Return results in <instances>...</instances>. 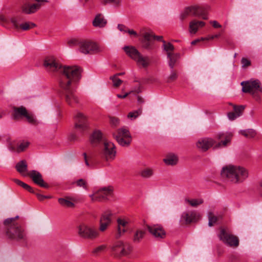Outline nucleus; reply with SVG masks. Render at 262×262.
<instances>
[{"label": "nucleus", "mask_w": 262, "mask_h": 262, "mask_svg": "<svg viewBox=\"0 0 262 262\" xmlns=\"http://www.w3.org/2000/svg\"><path fill=\"white\" fill-rule=\"evenodd\" d=\"M148 231L155 238H164L166 236V232L163 227L160 225H146Z\"/></svg>", "instance_id": "15"}, {"label": "nucleus", "mask_w": 262, "mask_h": 262, "mask_svg": "<svg viewBox=\"0 0 262 262\" xmlns=\"http://www.w3.org/2000/svg\"><path fill=\"white\" fill-rule=\"evenodd\" d=\"M40 8V4H28L26 3L21 7V11L27 14L35 13Z\"/></svg>", "instance_id": "24"}, {"label": "nucleus", "mask_w": 262, "mask_h": 262, "mask_svg": "<svg viewBox=\"0 0 262 262\" xmlns=\"http://www.w3.org/2000/svg\"><path fill=\"white\" fill-rule=\"evenodd\" d=\"M110 119V122L112 125L117 126L119 124L120 120L118 118L115 117H111Z\"/></svg>", "instance_id": "53"}, {"label": "nucleus", "mask_w": 262, "mask_h": 262, "mask_svg": "<svg viewBox=\"0 0 262 262\" xmlns=\"http://www.w3.org/2000/svg\"><path fill=\"white\" fill-rule=\"evenodd\" d=\"M127 32L130 35H134L135 36L137 35V33L133 30L128 29Z\"/></svg>", "instance_id": "64"}, {"label": "nucleus", "mask_w": 262, "mask_h": 262, "mask_svg": "<svg viewBox=\"0 0 262 262\" xmlns=\"http://www.w3.org/2000/svg\"><path fill=\"white\" fill-rule=\"evenodd\" d=\"M107 23V20L101 13H99L96 15L92 21V25L94 27L99 28L105 27Z\"/></svg>", "instance_id": "25"}, {"label": "nucleus", "mask_w": 262, "mask_h": 262, "mask_svg": "<svg viewBox=\"0 0 262 262\" xmlns=\"http://www.w3.org/2000/svg\"><path fill=\"white\" fill-rule=\"evenodd\" d=\"M75 127L80 132H83L88 128V120L86 116L81 113L78 112L74 117Z\"/></svg>", "instance_id": "13"}, {"label": "nucleus", "mask_w": 262, "mask_h": 262, "mask_svg": "<svg viewBox=\"0 0 262 262\" xmlns=\"http://www.w3.org/2000/svg\"><path fill=\"white\" fill-rule=\"evenodd\" d=\"M75 183L77 186L82 187L84 189H87V182L85 180L80 179Z\"/></svg>", "instance_id": "49"}, {"label": "nucleus", "mask_w": 262, "mask_h": 262, "mask_svg": "<svg viewBox=\"0 0 262 262\" xmlns=\"http://www.w3.org/2000/svg\"><path fill=\"white\" fill-rule=\"evenodd\" d=\"M118 29L120 31L124 32H127V31L128 30L127 28L125 26L122 24H119L118 25Z\"/></svg>", "instance_id": "57"}, {"label": "nucleus", "mask_w": 262, "mask_h": 262, "mask_svg": "<svg viewBox=\"0 0 262 262\" xmlns=\"http://www.w3.org/2000/svg\"><path fill=\"white\" fill-rule=\"evenodd\" d=\"M163 161L167 165H175L178 162V157L175 154L170 153L166 156Z\"/></svg>", "instance_id": "31"}, {"label": "nucleus", "mask_w": 262, "mask_h": 262, "mask_svg": "<svg viewBox=\"0 0 262 262\" xmlns=\"http://www.w3.org/2000/svg\"><path fill=\"white\" fill-rule=\"evenodd\" d=\"M178 75L176 72L171 71L170 75L168 77L167 81V82H171L176 80L177 79Z\"/></svg>", "instance_id": "52"}, {"label": "nucleus", "mask_w": 262, "mask_h": 262, "mask_svg": "<svg viewBox=\"0 0 262 262\" xmlns=\"http://www.w3.org/2000/svg\"><path fill=\"white\" fill-rule=\"evenodd\" d=\"M80 41H78L77 39H73L69 40L68 41V44L69 46H71L73 45H78L79 46V42Z\"/></svg>", "instance_id": "58"}, {"label": "nucleus", "mask_w": 262, "mask_h": 262, "mask_svg": "<svg viewBox=\"0 0 262 262\" xmlns=\"http://www.w3.org/2000/svg\"><path fill=\"white\" fill-rule=\"evenodd\" d=\"M185 202L186 203H188L190 205H191L192 207H197L198 206L202 204L204 201L202 199H185Z\"/></svg>", "instance_id": "42"}, {"label": "nucleus", "mask_w": 262, "mask_h": 262, "mask_svg": "<svg viewBox=\"0 0 262 262\" xmlns=\"http://www.w3.org/2000/svg\"><path fill=\"white\" fill-rule=\"evenodd\" d=\"M142 109L139 108L138 110L129 113L127 117L131 120H134L142 114Z\"/></svg>", "instance_id": "45"}, {"label": "nucleus", "mask_w": 262, "mask_h": 262, "mask_svg": "<svg viewBox=\"0 0 262 262\" xmlns=\"http://www.w3.org/2000/svg\"><path fill=\"white\" fill-rule=\"evenodd\" d=\"M210 23L214 28H220L222 27V26L216 20L211 21H210Z\"/></svg>", "instance_id": "59"}, {"label": "nucleus", "mask_w": 262, "mask_h": 262, "mask_svg": "<svg viewBox=\"0 0 262 262\" xmlns=\"http://www.w3.org/2000/svg\"><path fill=\"white\" fill-rule=\"evenodd\" d=\"M215 143V141L210 138H201L196 142L197 147L203 151H207Z\"/></svg>", "instance_id": "20"}, {"label": "nucleus", "mask_w": 262, "mask_h": 262, "mask_svg": "<svg viewBox=\"0 0 262 262\" xmlns=\"http://www.w3.org/2000/svg\"><path fill=\"white\" fill-rule=\"evenodd\" d=\"M27 176L30 177L36 184L45 188H49V185L44 182L42 175L39 172L33 170L28 172Z\"/></svg>", "instance_id": "17"}, {"label": "nucleus", "mask_w": 262, "mask_h": 262, "mask_svg": "<svg viewBox=\"0 0 262 262\" xmlns=\"http://www.w3.org/2000/svg\"><path fill=\"white\" fill-rule=\"evenodd\" d=\"M239 117V115H236L234 112H229L228 114V117L230 120H234L236 118Z\"/></svg>", "instance_id": "55"}, {"label": "nucleus", "mask_w": 262, "mask_h": 262, "mask_svg": "<svg viewBox=\"0 0 262 262\" xmlns=\"http://www.w3.org/2000/svg\"><path fill=\"white\" fill-rule=\"evenodd\" d=\"M200 217L199 214L195 211L185 212L182 214V219L183 220L186 224H190L195 222Z\"/></svg>", "instance_id": "23"}, {"label": "nucleus", "mask_w": 262, "mask_h": 262, "mask_svg": "<svg viewBox=\"0 0 262 262\" xmlns=\"http://www.w3.org/2000/svg\"><path fill=\"white\" fill-rule=\"evenodd\" d=\"M153 33L152 32H145L143 34L142 40V47L144 49L150 50L152 49L153 45Z\"/></svg>", "instance_id": "26"}, {"label": "nucleus", "mask_w": 262, "mask_h": 262, "mask_svg": "<svg viewBox=\"0 0 262 262\" xmlns=\"http://www.w3.org/2000/svg\"><path fill=\"white\" fill-rule=\"evenodd\" d=\"M70 200L71 198H59L58 201L59 203L62 206L68 208H72L74 207V204Z\"/></svg>", "instance_id": "37"}, {"label": "nucleus", "mask_w": 262, "mask_h": 262, "mask_svg": "<svg viewBox=\"0 0 262 262\" xmlns=\"http://www.w3.org/2000/svg\"><path fill=\"white\" fill-rule=\"evenodd\" d=\"M132 92V91H130L128 93H125L124 95H121V94H117V97L119 98H122V99H123V98H126L128 95H129L130 94H131V93Z\"/></svg>", "instance_id": "61"}, {"label": "nucleus", "mask_w": 262, "mask_h": 262, "mask_svg": "<svg viewBox=\"0 0 262 262\" xmlns=\"http://www.w3.org/2000/svg\"><path fill=\"white\" fill-rule=\"evenodd\" d=\"M208 8L202 6H193L190 7L191 14L193 16H201L204 19L208 18L207 11Z\"/></svg>", "instance_id": "21"}, {"label": "nucleus", "mask_w": 262, "mask_h": 262, "mask_svg": "<svg viewBox=\"0 0 262 262\" xmlns=\"http://www.w3.org/2000/svg\"><path fill=\"white\" fill-rule=\"evenodd\" d=\"M83 156L84 158V161H85V163L86 165L88 166H89L90 164H89V163L88 159H87L86 154L85 152H84L83 154Z\"/></svg>", "instance_id": "63"}, {"label": "nucleus", "mask_w": 262, "mask_h": 262, "mask_svg": "<svg viewBox=\"0 0 262 262\" xmlns=\"http://www.w3.org/2000/svg\"><path fill=\"white\" fill-rule=\"evenodd\" d=\"M234 112L236 115H239V117L242 115L245 106L243 105L236 106L235 105H233Z\"/></svg>", "instance_id": "48"}, {"label": "nucleus", "mask_w": 262, "mask_h": 262, "mask_svg": "<svg viewBox=\"0 0 262 262\" xmlns=\"http://www.w3.org/2000/svg\"><path fill=\"white\" fill-rule=\"evenodd\" d=\"M123 50L126 54L134 60H135L141 54L133 46H125L123 48Z\"/></svg>", "instance_id": "28"}, {"label": "nucleus", "mask_w": 262, "mask_h": 262, "mask_svg": "<svg viewBox=\"0 0 262 262\" xmlns=\"http://www.w3.org/2000/svg\"><path fill=\"white\" fill-rule=\"evenodd\" d=\"M29 143L27 142H23L18 145L17 147H15V143H11L9 145V149L12 151H16L17 152H20L24 151L28 146Z\"/></svg>", "instance_id": "30"}, {"label": "nucleus", "mask_w": 262, "mask_h": 262, "mask_svg": "<svg viewBox=\"0 0 262 262\" xmlns=\"http://www.w3.org/2000/svg\"><path fill=\"white\" fill-rule=\"evenodd\" d=\"M13 181L16 184L22 187L25 190L28 191L31 193H35V190L33 189V188L29 185H28L27 184L25 183L24 182L18 179H14Z\"/></svg>", "instance_id": "38"}, {"label": "nucleus", "mask_w": 262, "mask_h": 262, "mask_svg": "<svg viewBox=\"0 0 262 262\" xmlns=\"http://www.w3.org/2000/svg\"><path fill=\"white\" fill-rule=\"evenodd\" d=\"M11 22L15 29H21L24 31L28 30L36 26V25L34 23L31 22H26L24 24L19 25L17 19L14 17L11 19Z\"/></svg>", "instance_id": "22"}, {"label": "nucleus", "mask_w": 262, "mask_h": 262, "mask_svg": "<svg viewBox=\"0 0 262 262\" xmlns=\"http://www.w3.org/2000/svg\"><path fill=\"white\" fill-rule=\"evenodd\" d=\"M111 250L114 257L121 258L129 255L133 251V247L128 243L118 241L112 245Z\"/></svg>", "instance_id": "4"}, {"label": "nucleus", "mask_w": 262, "mask_h": 262, "mask_svg": "<svg viewBox=\"0 0 262 262\" xmlns=\"http://www.w3.org/2000/svg\"><path fill=\"white\" fill-rule=\"evenodd\" d=\"M208 225L209 226L211 227L217 222L218 220L221 217V216H215L212 212H209L208 213Z\"/></svg>", "instance_id": "40"}, {"label": "nucleus", "mask_w": 262, "mask_h": 262, "mask_svg": "<svg viewBox=\"0 0 262 262\" xmlns=\"http://www.w3.org/2000/svg\"><path fill=\"white\" fill-rule=\"evenodd\" d=\"M111 79H112L113 83V85L115 87L119 86L122 83V81L118 77H117V75H115L111 77Z\"/></svg>", "instance_id": "47"}, {"label": "nucleus", "mask_w": 262, "mask_h": 262, "mask_svg": "<svg viewBox=\"0 0 262 262\" xmlns=\"http://www.w3.org/2000/svg\"><path fill=\"white\" fill-rule=\"evenodd\" d=\"M241 85L243 86L242 91L243 92L250 93L256 100L259 99V95L262 93V87L258 80L243 81Z\"/></svg>", "instance_id": "5"}, {"label": "nucleus", "mask_w": 262, "mask_h": 262, "mask_svg": "<svg viewBox=\"0 0 262 262\" xmlns=\"http://www.w3.org/2000/svg\"><path fill=\"white\" fill-rule=\"evenodd\" d=\"M100 2L104 5L108 3H112L116 6H119L121 4L120 0H100Z\"/></svg>", "instance_id": "51"}, {"label": "nucleus", "mask_w": 262, "mask_h": 262, "mask_svg": "<svg viewBox=\"0 0 262 262\" xmlns=\"http://www.w3.org/2000/svg\"><path fill=\"white\" fill-rule=\"evenodd\" d=\"M180 55L178 53H168L167 58L169 59L168 64L171 69H173L177 61L179 58Z\"/></svg>", "instance_id": "36"}, {"label": "nucleus", "mask_w": 262, "mask_h": 262, "mask_svg": "<svg viewBox=\"0 0 262 262\" xmlns=\"http://www.w3.org/2000/svg\"><path fill=\"white\" fill-rule=\"evenodd\" d=\"M233 134L230 132H221L219 133L216 135V138L218 140L225 139L224 140L217 143L214 147V148H220L221 147H225L228 143L230 142L231 139L232 137Z\"/></svg>", "instance_id": "19"}, {"label": "nucleus", "mask_w": 262, "mask_h": 262, "mask_svg": "<svg viewBox=\"0 0 262 262\" xmlns=\"http://www.w3.org/2000/svg\"><path fill=\"white\" fill-rule=\"evenodd\" d=\"M219 237L220 240L229 246L237 247L239 245L238 238L236 236L228 233L224 229L221 230Z\"/></svg>", "instance_id": "10"}, {"label": "nucleus", "mask_w": 262, "mask_h": 262, "mask_svg": "<svg viewBox=\"0 0 262 262\" xmlns=\"http://www.w3.org/2000/svg\"><path fill=\"white\" fill-rule=\"evenodd\" d=\"M220 34H216V35H214L209 36L208 37H202L201 39L202 40H208L209 39H214L215 38H218V37H220Z\"/></svg>", "instance_id": "56"}, {"label": "nucleus", "mask_w": 262, "mask_h": 262, "mask_svg": "<svg viewBox=\"0 0 262 262\" xmlns=\"http://www.w3.org/2000/svg\"><path fill=\"white\" fill-rule=\"evenodd\" d=\"M19 218L17 215L15 217L8 218L4 221L6 226V234L9 238L16 241H26L27 239L25 229L21 225L16 222Z\"/></svg>", "instance_id": "3"}, {"label": "nucleus", "mask_w": 262, "mask_h": 262, "mask_svg": "<svg viewBox=\"0 0 262 262\" xmlns=\"http://www.w3.org/2000/svg\"><path fill=\"white\" fill-rule=\"evenodd\" d=\"M205 23L203 21L193 20L189 23V32L191 34H195L199 28L203 27Z\"/></svg>", "instance_id": "29"}, {"label": "nucleus", "mask_w": 262, "mask_h": 262, "mask_svg": "<svg viewBox=\"0 0 262 262\" xmlns=\"http://www.w3.org/2000/svg\"><path fill=\"white\" fill-rule=\"evenodd\" d=\"M26 119L27 120L28 122L33 125H37L38 124L39 122L37 120L35 116L32 113H29L28 112L26 113V115L24 116Z\"/></svg>", "instance_id": "39"}, {"label": "nucleus", "mask_w": 262, "mask_h": 262, "mask_svg": "<svg viewBox=\"0 0 262 262\" xmlns=\"http://www.w3.org/2000/svg\"><path fill=\"white\" fill-rule=\"evenodd\" d=\"M189 15H192L190 10V7H187L185 11L182 13L180 16V18L181 20H184Z\"/></svg>", "instance_id": "50"}, {"label": "nucleus", "mask_w": 262, "mask_h": 262, "mask_svg": "<svg viewBox=\"0 0 262 262\" xmlns=\"http://www.w3.org/2000/svg\"><path fill=\"white\" fill-rule=\"evenodd\" d=\"M113 215L114 213L110 210H106L102 213L99 221L100 231L104 232L107 229L112 222Z\"/></svg>", "instance_id": "12"}, {"label": "nucleus", "mask_w": 262, "mask_h": 262, "mask_svg": "<svg viewBox=\"0 0 262 262\" xmlns=\"http://www.w3.org/2000/svg\"><path fill=\"white\" fill-rule=\"evenodd\" d=\"M145 235V231L142 229H137L133 235V241L135 243H140Z\"/></svg>", "instance_id": "35"}, {"label": "nucleus", "mask_w": 262, "mask_h": 262, "mask_svg": "<svg viewBox=\"0 0 262 262\" xmlns=\"http://www.w3.org/2000/svg\"><path fill=\"white\" fill-rule=\"evenodd\" d=\"M37 198V199L40 201H43L45 199V195H42L41 194H40L39 193H36L35 192V193Z\"/></svg>", "instance_id": "60"}, {"label": "nucleus", "mask_w": 262, "mask_h": 262, "mask_svg": "<svg viewBox=\"0 0 262 262\" xmlns=\"http://www.w3.org/2000/svg\"><path fill=\"white\" fill-rule=\"evenodd\" d=\"M117 232L115 237L116 239H119L127 231L126 227L128 222L126 220L119 217L117 220Z\"/></svg>", "instance_id": "18"}, {"label": "nucleus", "mask_w": 262, "mask_h": 262, "mask_svg": "<svg viewBox=\"0 0 262 262\" xmlns=\"http://www.w3.org/2000/svg\"><path fill=\"white\" fill-rule=\"evenodd\" d=\"M240 133L247 138H254L256 135V131L253 129L241 130Z\"/></svg>", "instance_id": "41"}, {"label": "nucleus", "mask_w": 262, "mask_h": 262, "mask_svg": "<svg viewBox=\"0 0 262 262\" xmlns=\"http://www.w3.org/2000/svg\"><path fill=\"white\" fill-rule=\"evenodd\" d=\"M113 192L112 186L103 187L90 195L93 201L101 202L108 199L109 196H112Z\"/></svg>", "instance_id": "9"}, {"label": "nucleus", "mask_w": 262, "mask_h": 262, "mask_svg": "<svg viewBox=\"0 0 262 262\" xmlns=\"http://www.w3.org/2000/svg\"><path fill=\"white\" fill-rule=\"evenodd\" d=\"M13 109L14 112L13 116L14 119H18L20 117H24L27 113L26 108L23 106L20 107L14 106Z\"/></svg>", "instance_id": "33"}, {"label": "nucleus", "mask_w": 262, "mask_h": 262, "mask_svg": "<svg viewBox=\"0 0 262 262\" xmlns=\"http://www.w3.org/2000/svg\"><path fill=\"white\" fill-rule=\"evenodd\" d=\"M79 49L81 53L87 54H96L101 52L104 48L96 43L89 41L83 40L79 42Z\"/></svg>", "instance_id": "8"}, {"label": "nucleus", "mask_w": 262, "mask_h": 262, "mask_svg": "<svg viewBox=\"0 0 262 262\" xmlns=\"http://www.w3.org/2000/svg\"><path fill=\"white\" fill-rule=\"evenodd\" d=\"M43 65L49 71L60 73L61 75L59 80L66 79V77H69L81 70L80 67L76 66H63L53 56L47 57L44 60Z\"/></svg>", "instance_id": "2"}, {"label": "nucleus", "mask_w": 262, "mask_h": 262, "mask_svg": "<svg viewBox=\"0 0 262 262\" xmlns=\"http://www.w3.org/2000/svg\"><path fill=\"white\" fill-rule=\"evenodd\" d=\"M162 42L163 43V48L167 52V55L168 53H173L171 52L174 50V46L170 42L166 43L164 40H162Z\"/></svg>", "instance_id": "43"}, {"label": "nucleus", "mask_w": 262, "mask_h": 262, "mask_svg": "<svg viewBox=\"0 0 262 262\" xmlns=\"http://www.w3.org/2000/svg\"><path fill=\"white\" fill-rule=\"evenodd\" d=\"M81 70L77 72L66 79L59 80V87L62 94L64 95L66 102L72 106L78 103V99L74 93L76 85L81 79Z\"/></svg>", "instance_id": "1"}, {"label": "nucleus", "mask_w": 262, "mask_h": 262, "mask_svg": "<svg viewBox=\"0 0 262 262\" xmlns=\"http://www.w3.org/2000/svg\"><path fill=\"white\" fill-rule=\"evenodd\" d=\"M114 137L119 144L122 146H128L132 141V137L129 132L125 127L118 129L116 133L114 134Z\"/></svg>", "instance_id": "6"}, {"label": "nucleus", "mask_w": 262, "mask_h": 262, "mask_svg": "<svg viewBox=\"0 0 262 262\" xmlns=\"http://www.w3.org/2000/svg\"><path fill=\"white\" fill-rule=\"evenodd\" d=\"M236 168V165H228L223 167L221 171L222 178L234 184V180L233 179L235 177Z\"/></svg>", "instance_id": "14"}, {"label": "nucleus", "mask_w": 262, "mask_h": 262, "mask_svg": "<svg viewBox=\"0 0 262 262\" xmlns=\"http://www.w3.org/2000/svg\"><path fill=\"white\" fill-rule=\"evenodd\" d=\"M140 174L143 178H148L153 174V170L150 168H145L140 171Z\"/></svg>", "instance_id": "44"}, {"label": "nucleus", "mask_w": 262, "mask_h": 262, "mask_svg": "<svg viewBox=\"0 0 262 262\" xmlns=\"http://www.w3.org/2000/svg\"><path fill=\"white\" fill-rule=\"evenodd\" d=\"M235 172V177L233 179L234 180V184L241 183L248 177V171L244 167L236 165Z\"/></svg>", "instance_id": "16"}, {"label": "nucleus", "mask_w": 262, "mask_h": 262, "mask_svg": "<svg viewBox=\"0 0 262 262\" xmlns=\"http://www.w3.org/2000/svg\"><path fill=\"white\" fill-rule=\"evenodd\" d=\"M241 62L244 68L247 67L251 64L250 61L246 58H243L241 60Z\"/></svg>", "instance_id": "54"}, {"label": "nucleus", "mask_w": 262, "mask_h": 262, "mask_svg": "<svg viewBox=\"0 0 262 262\" xmlns=\"http://www.w3.org/2000/svg\"><path fill=\"white\" fill-rule=\"evenodd\" d=\"M102 154L107 161L113 160L116 154V150L114 143L107 140H104Z\"/></svg>", "instance_id": "11"}, {"label": "nucleus", "mask_w": 262, "mask_h": 262, "mask_svg": "<svg viewBox=\"0 0 262 262\" xmlns=\"http://www.w3.org/2000/svg\"><path fill=\"white\" fill-rule=\"evenodd\" d=\"M17 171L21 175L26 176L27 174L25 172L28 171V165L25 160H21L17 163L15 166Z\"/></svg>", "instance_id": "34"}, {"label": "nucleus", "mask_w": 262, "mask_h": 262, "mask_svg": "<svg viewBox=\"0 0 262 262\" xmlns=\"http://www.w3.org/2000/svg\"><path fill=\"white\" fill-rule=\"evenodd\" d=\"M156 39L159 41H161L162 42L163 39V36H156L153 34L152 36V40Z\"/></svg>", "instance_id": "62"}, {"label": "nucleus", "mask_w": 262, "mask_h": 262, "mask_svg": "<svg viewBox=\"0 0 262 262\" xmlns=\"http://www.w3.org/2000/svg\"><path fill=\"white\" fill-rule=\"evenodd\" d=\"M107 248L106 245H101L93 250V253L95 255H97L103 251H104Z\"/></svg>", "instance_id": "46"}, {"label": "nucleus", "mask_w": 262, "mask_h": 262, "mask_svg": "<svg viewBox=\"0 0 262 262\" xmlns=\"http://www.w3.org/2000/svg\"><path fill=\"white\" fill-rule=\"evenodd\" d=\"M102 133L99 130H95L90 137L91 143L93 146H97L101 141L104 142Z\"/></svg>", "instance_id": "27"}, {"label": "nucleus", "mask_w": 262, "mask_h": 262, "mask_svg": "<svg viewBox=\"0 0 262 262\" xmlns=\"http://www.w3.org/2000/svg\"><path fill=\"white\" fill-rule=\"evenodd\" d=\"M139 66L142 68H147L150 63V60L148 57L143 56L141 54L138 56V58L135 60Z\"/></svg>", "instance_id": "32"}, {"label": "nucleus", "mask_w": 262, "mask_h": 262, "mask_svg": "<svg viewBox=\"0 0 262 262\" xmlns=\"http://www.w3.org/2000/svg\"><path fill=\"white\" fill-rule=\"evenodd\" d=\"M78 234L81 237L90 239L96 238L99 235L98 230L84 224H81L78 227Z\"/></svg>", "instance_id": "7"}]
</instances>
